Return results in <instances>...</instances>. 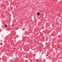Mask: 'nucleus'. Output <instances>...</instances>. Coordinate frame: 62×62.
Returning a JSON list of instances; mask_svg holds the SVG:
<instances>
[{
    "mask_svg": "<svg viewBox=\"0 0 62 62\" xmlns=\"http://www.w3.org/2000/svg\"><path fill=\"white\" fill-rule=\"evenodd\" d=\"M5 27H7V26H8V25H5Z\"/></svg>",
    "mask_w": 62,
    "mask_h": 62,
    "instance_id": "f257e3e1",
    "label": "nucleus"
},
{
    "mask_svg": "<svg viewBox=\"0 0 62 62\" xmlns=\"http://www.w3.org/2000/svg\"><path fill=\"white\" fill-rule=\"evenodd\" d=\"M46 56H48V55H47Z\"/></svg>",
    "mask_w": 62,
    "mask_h": 62,
    "instance_id": "39448f33",
    "label": "nucleus"
},
{
    "mask_svg": "<svg viewBox=\"0 0 62 62\" xmlns=\"http://www.w3.org/2000/svg\"><path fill=\"white\" fill-rule=\"evenodd\" d=\"M16 49V48H14V49Z\"/></svg>",
    "mask_w": 62,
    "mask_h": 62,
    "instance_id": "20e7f679",
    "label": "nucleus"
},
{
    "mask_svg": "<svg viewBox=\"0 0 62 62\" xmlns=\"http://www.w3.org/2000/svg\"><path fill=\"white\" fill-rule=\"evenodd\" d=\"M39 13H37V15H39Z\"/></svg>",
    "mask_w": 62,
    "mask_h": 62,
    "instance_id": "f03ea898",
    "label": "nucleus"
},
{
    "mask_svg": "<svg viewBox=\"0 0 62 62\" xmlns=\"http://www.w3.org/2000/svg\"><path fill=\"white\" fill-rule=\"evenodd\" d=\"M6 61H7V60H6Z\"/></svg>",
    "mask_w": 62,
    "mask_h": 62,
    "instance_id": "0eeeda50",
    "label": "nucleus"
},
{
    "mask_svg": "<svg viewBox=\"0 0 62 62\" xmlns=\"http://www.w3.org/2000/svg\"><path fill=\"white\" fill-rule=\"evenodd\" d=\"M15 14H16V13H15Z\"/></svg>",
    "mask_w": 62,
    "mask_h": 62,
    "instance_id": "6e6552de",
    "label": "nucleus"
},
{
    "mask_svg": "<svg viewBox=\"0 0 62 62\" xmlns=\"http://www.w3.org/2000/svg\"><path fill=\"white\" fill-rule=\"evenodd\" d=\"M14 25V24H13L12 25H11V26H13Z\"/></svg>",
    "mask_w": 62,
    "mask_h": 62,
    "instance_id": "7ed1b4c3",
    "label": "nucleus"
},
{
    "mask_svg": "<svg viewBox=\"0 0 62 62\" xmlns=\"http://www.w3.org/2000/svg\"><path fill=\"white\" fill-rule=\"evenodd\" d=\"M41 43H42V42H41Z\"/></svg>",
    "mask_w": 62,
    "mask_h": 62,
    "instance_id": "423d86ee",
    "label": "nucleus"
}]
</instances>
